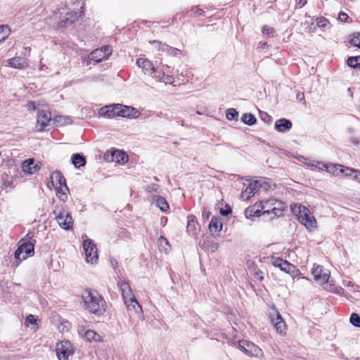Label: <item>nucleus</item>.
Returning a JSON list of instances; mask_svg holds the SVG:
<instances>
[{
    "instance_id": "f257e3e1",
    "label": "nucleus",
    "mask_w": 360,
    "mask_h": 360,
    "mask_svg": "<svg viewBox=\"0 0 360 360\" xmlns=\"http://www.w3.org/2000/svg\"><path fill=\"white\" fill-rule=\"evenodd\" d=\"M82 297L84 308L90 313L100 316L105 311L106 303L103 297L96 290H85Z\"/></svg>"
},
{
    "instance_id": "f03ea898",
    "label": "nucleus",
    "mask_w": 360,
    "mask_h": 360,
    "mask_svg": "<svg viewBox=\"0 0 360 360\" xmlns=\"http://www.w3.org/2000/svg\"><path fill=\"white\" fill-rule=\"evenodd\" d=\"M292 211L298 217L299 221L309 230L316 227V220L310 210L305 206L301 205H291Z\"/></svg>"
},
{
    "instance_id": "7ed1b4c3",
    "label": "nucleus",
    "mask_w": 360,
    "mask_h": 360,
    "mask_svg": "<svg viewBox=\"0 0 360 360\" xmlns=\"http://www.w3.org/2000/svg\"><path fill=\"white\" fill-rule=\"evenodd\" d=\"M262 207V214H273L274 217H271V219L274 217H279L283 214L285 210V204L275 199H269L261 201Z\"/></svg>"
},
{
    "instance_id": "20e7f679",
    "label": "nucleus",
    "mask_w": 360,
    "mask_h": 360,
    "mask_svg": "<svg viewBox=\"0 0 360 360\" xmlns=\"http://www.w3.org/2000/svg\"><path fill=\"white\" fill-rule=\"evenodd\" d=\"M53 214L59 226L65 230L72 228L73 220L70 213L63 207L57 206L53 210Z\"/></svg>"
},
{
    "instance_id": "39448f33",
    "label": "nucleus",
    "mask_w": 360,
    "mask_h": 360,
    "mask_svg": "<svg viewBox=\"0 0 360 360\" xmlns=\"http://www.w3.org/2000/svg\"><path fill=\"white\" fill-rule=\"evenodd\" d=\"M264 187L265 189L270 188L271 186L266 179L255 180L249 184L245 190L240 194V198L243 200H248L253 195L259 188Z\"/></svg>"
},
{
    "instance_id": "423d86ee",
    "label": "nucleus",
    "mask_w": 360,
    "mask_h": 360,
    "mask_svg": "<svg viewBox=\"0 0 360 360\" xmlns=\"http://www.w3.org/2000/svg\"><path fill=\"white\" fill-rule=\"evenodd\" d=\"M56 352L58 360H68L74 354V347L69 341H61L57 343Z\"/></svg>"
},
{
    "instance_id": "0eeeda50",
    "label": "nucleus",
    "mask_w": 360,
    "mask_h": 360,
    "mask_svg": "<svg viewBox=\"0 0 360 360\" xmlns=\"http://www.w3.org/2000/svg\"><path fill=\"white\" fill-rule=\"evenodd\" d=\"M239 347L244 353L250 356H255L259 359L264 357V353L262 349L248 340L240 341Z\"/></svg>"
},
{
    "instance_id": "6e6552de",
    "label": "nucleus",
    "mask_w": 360,
    "mask_h": 360,
    "mask_svg": "<svg viewBox=\"0 0 360 360\" xmlns=\"http://www.w3.org/2000/svg\"><path fill=\"white\" fill-rule=\"evenodd\" d=\"M83 248L85 252L86 260L91 264H96L98 260L97 248L91 239H86L83 242Z\"/></svg>"
},
{
    "instance_id": "1a4fd4ad",
    "label": "nucleus",
    "mask_w": 360,
    "mask_h": 360,
    "mask_svg": "<svg viewBox=\"0 0 360 360\" xmlns=\"http://www.w3.org/2000/svg\"><path fill=\"white\" fill-rule=\"evenodd\" d=\"M51 115L48 109H41L38 111L36 127L39 131L44 130L51 122Z\"/></svg>"
},
{
    "instance_id": "9d476101",
    "label": "nucleus",
    "mask_w": 360,
    "mask_h": 360,
    "mask_svg": "<svg viewBox=\"0 0 360 360\" xmlns=\"http://www.w3.org/2000/svg\"><path fill=\"white\" fill-rule=\"evenodd\" d=\"M311 274L314 276V279L321 284L326 283L330 278L329 270L324 269L321 265L315 266L312 270Z\"/></svg>"
},
{
    "instance_id": "9b49d317",
    "label": "nucleus",
    "mask_w": 360,
    "mask_h": 360,
    "mask_svg": "<svg viewBox=\"0 0 360 360\" xmlns=\"http://www.w3.org/2000/svg\"><path fill=\"white\" fill-rule=\"evenodd\" d=\"M34 253V245L30 242L24 243L20 245L15 252V257L21 261L25 260L28 256Z\"/></svg>"
},
{
    "instance_id": "f8f14e48",
    "label": "nucleus",
    "mask_w": 360,
    "mask_h": 360,
    "mask_svg": "<svg viewBox=\"0 0 360 360\" xmlns=\"http://www.w3.org/2000/svg\"><path fill=\"white\" fill-rule=\"evenodd\" d=\"M111 53L112 49L109 46H105L94 50L90 53L89 58L98 63L107 58Z\"/></svg>"
},
{
    "instance_id": "ddd939ff",
    "label": "nucleus",
    "mask_w": 360,
    "mask_h": 360,
    "mask_svg": "<svg viewBox=\"0 0 360 360\" xmlns=\"http://www.w3.org/2000/svg\"><path fill=\"white\" fill-rule=\"evenodd\" d=\"M120 104L106 105L99 110L98 114L101 117H106L108 118L120 116Z\"/></svg>"
},
{
    "instance_id": "4468645a",
    "label": "nucleus",
    "mask_w": 360,
    "mask_h": 360,
    "mask_svg": "<svg viewBox=\"0 0 360 360\" xmlns=\"http://www.w3.org/2000/svg\"><path fill=\"white\" fill-rule=\"evenodd\" d=\"M52 178H55L56 180L58 181L59 187H56L57 192L61 193V195H60L59 198L63 201H65L67 199V195L66 193H65V191H67L68 189L66 186L65 179L59 172H53Z\"/></svg>"
},
{
    "instance_id": "2eb2a0df",
    "label": "nucleus",
    "mask_w": 360,
    "mask_h": 360,
    "mask_svg": "<svg viewBox=\"0 0 360 360\" xmlns=\"http://www.w3.org/2000/svg\"><path fill=\"white\" fill-rule=\"evenodd\" d=\"M271 263L275 267H278L283 271L288 274L293 272L295 269L294 265L280 257H272L271 259Z\"/></svg>"
},
{
    "instance_id": "dca6fc26",
    "label": "nucleus",
    "mask_w": 360,
    "mask_h": 360,
    "mask_svg": "<svg viewBox=\"0 0 360 360\" xmlns=\"http://www.w3.org/2000/svg\"><path fill=\"white\" fill-rule=\"evenodd\" d=\"M41 164L35 162L33 158L27 159L22 163V170L24 173L33 174L39 170Z\"/></svg>"
},
{
    "instance_id": "f3484780",
    "label": "nucleus",
    "mask_w": 360,
    "mask_h": 360,
    "mask_svg": "<svg viewBox=\"0 0 360 360\" xmlns=\"http://www.w3.org/2000/svg\"><path fill=\"white\" fill-rule=\"evenodd\" d=\"M124 303L129 311H134L136 314H138L139 317L141 320H144L142 307L137 302L135 297L134 298V300H129L127 301H125Z\"/></svg>"
},
{
    "instance_id": "a211bd4d",
    "label": "nucleus",
    "mask_w": 360,
    "mask_h": 360,
    "mask_svg": "<svg viewBox=\"0 0 360 360\" xmlns=\"http://www.w3.org/2000/svg\"><path fill=\"white\" fill-rule=\"evenodd\" d=\"M79 17V15L76 11L68 12L65 16L59 22L60 27H67L75 22Z\"/></svg>"
},
{
    "instance_id": "6ab92c4d",
    "label": "nucleus",
    "mask_w": 360,
    "mask_h": 360,
    "mask_svg": "<svg viewBox=\"0 0 360 360\" xmlns=\"http://www.w3.org/2000/svg\"><path fill=\"white\" fill-rule=\"evenodd\" d=\"M187 232L195 236L200 231V226L195 219V217L193 215H189L187 218Z\"/></svg>"
},
{
    "instance_id": "aec40b11",
    "label": "nucleus",
    "mask_w": 360,
    "mask_h": 360,
    "mask_svg": "<svg viewBox=\"0 0 360 360\" xmlns=\"http://www.w3.org/2000/svg\"><path fill=\"white\" fill-rule=\"evenodd\" d=\"M120 116L127 118L137 117L139 112L133 107L120 104Z\"/></svg>"
},
{
    "instance_id": "412c9836",
    "label": "nucleus",
    "mask_w": 360,
    "mask_h": 360,
    "mask_svg": "<svg viewBox=\"0 0 360 360\" xmlns=\"http://www.w3.org/2000/svg\"><path fill=\"white\" fill-rule=\"evenodd\" d=\"M136 65L146 72L153 73L155 71L153 63L147 58H140L137 59Z\"/></svg>"
},
{
    "instance_id": "4be33fe9",
    "label": "nucleus",
    "mask_w": 360,
    "mask_h": 360,
    "mask_svg": "<svg viewBox=\"0 0 360 360\" xmlns=\"http://www.w3.org/2000/svg\"><path fill=\"white\" fill-rule=\"evenodd\" d=\"M263 212L261 202L259 203H255L253 205L248 207L245 210V214L247 218H251L256 216H259L261 212Z\"/></svg>"
},
{
    "instance_id": "5701e85b",
    "label": "nucleus",
    "mask_w": 360,
    "mask_h": 360,
    "mask_svg": "<svg viewBox=\"0 0 360 360\" xmlns=\"http://www.w3.org/2000/svg\"><path fill=\"white\" fill-rule=\"evenodd\" d=\"M120 289L124 302L129 300H134L135 296L134 295L131 288L128 283L122 282L120 284Z\"/></svg>"
},
{
    "instance_id": "b1692460",
    "label": "nucleus",
    "mask_w": 360,
    "mask_h": 360,
    "mask_svg": "<svg viewBox=\"0 0 360 360\" xmlns=\"http://www.w3.org/2000/svg\"><path fill=\"white\" fill-rule=\"evenodd\" d=\"M292 123L287 119H280L275 123V128L277 131L285 132L292 127Z\"/></svg>"
},
{
    "instance_id": "393cba45",
    "label": "nucleus",
    "mask_w": 360,
    "mask_h": 360,
    "mask_svg": "<svg viewBox=\"0 0 360 360\" xmlns=\"http://www.w3.org/2000/svg\"><path fill=\"white\" fill-rule=\"evenodd\" d=\"M8 65L15 68H24L27 67V63L24 58L15 57L8 60Z\"/></svg>"
},
{
    "instance_id": "a878e982",
    "label": "nucleus",
    "mask_w": 360,
    "mask_h": 360,
    "mask_svg": "<svg viewBox=\"0 0 360 360\" xmlns=\"http://www.w3.org/2000/svg\"><path fill=\"white\" fill-rule=\"evenodd\" d=\"M318 165H321L323 166V167H319L320 170L326 169L328 172L333 174H335V172L338 169H340L342 167V165L340 164H326L324 162H318Z\"/></svg>"
},
{
    "instance_id": "bb28decb",
    "label": "nucleus",
    "mask_w": 360,
    "mask_h": 360,
    "mask_svg": "<svg viewBox=\"0 0 360 360\" xmlns=\"http://www.w3.org/2000/svg\"><path fill=\"white\" fill-rule=\"evenodd\" d=\"M151 43L157 46L158 51H166L167 53H169V51H171V53L174 54L179 51L177 49L169 46L168 45L162 44L159 41H153Z\"/></svg>"
},
{
    "instance_id": "cd10ccee",
    "label": "nucleus",
    "mask_w": 360,
    "mask_h": 360,
    "mask_svg": "<svg viewBox=\"0 0 360 360\" xmlns=\"http://www.w3.org/2000/svg\"><path fill=\"white\" fill-rule=\"evenodd\" d=\"M84 338L89 342H101L102 340L101 336L93 330H86L84 333Z\"/></svg>"
},
{
    "instance_id": "c85d7f7f",
    "label": "nucleus",
    "mask_w": 360,
    "mask_h": 360,
    "mask_svg": "<svg viewBox=\"0 0 360 360\" xmlns=\"http://www.w3.org/2000/svg\"><path fill=\"white\" fill-rule=\"evenodd\" d=\"M72 163L75 167L79 168L85 165L86 160L84 156L77 153L72 155Z\"/></svg>"
},
{
    "instance_id": "c756f323",
    "label": "nucleus",
    "mask_w": 360,
    "mask_h": 360,
    "mask_svg": "<svg viewBox=\"0 0 360 360\" xmlns=\"http://www.w3.org/2000/svg\"><path fill=\"white\" fill-rule=\"evenodd\" d=\"M222 226L223 225L220 219L215 217H212L209 224V228L211 231L213 230L220 231L222 229Z\"/></svg>"
},
{
    "instance_id": "7c9ffc66",
    "label": "nucleus",
    "mask_w": 360,
    "mask_h": 360,
    "mask_svg": "<svg viewBox=\"0 0 360 360\" xmlns=\"http://www.w3.org/2000/svg\"><path fill=\"white\" fill-rule=\"evenodd\" d=\"M156 205L162 212H166L169 209V205L165 199L160 196L155 197Z\"/></svg>"
},
{
    "instance_id": "2f4dec72",
    "label": "nucleus",
    "mask_w": 360,
    "mask_h": 360,
    "mask_svg": "<svg viewBox=\"0 0 360 360\" xmlns=\"http://www.w3.org/2000/svg\"><path fill=\"white\" fill-rule=\"evenodd\" d=\"M53 121L58 124V126L69 124L72 122V120L69 117L61 115L56 117L53 119Z\"/></svg>"
},
{
    "instance_id": "473e14b6",
    "label": "nucleus",
    "mask_w": 360,
    "mask_h": 360,
    "mask_svg": "<svg viewBox=\"0 0 360 360\" xmlns=\"http://www.w3.org/2000/svg\"><path fill=\"white\" fill-rule=\"evenodd\" d=\"M11 30L8 25H0V42L4 41L10 34Z\"/></svg>"
},
{
    "instance_id": "72a5a7b5",
    "label": "nucleus",
    "mask_w": 360,
    "mask_h": 360,
    "mask_svg": "<svg viewBox=\"0 0 360 360\" xmlns=\"http://www.w3.org/2000/svg\"><path fill=\"white\" fill-rule=\"evenodd\" d=\"M255 117L250 113H245L242 117V121L248 125H252L256 122Z\"/></svg>"
},
{
    "instance_id": "f704fd0d",
    "label": "nucleus",
    "mask_w": 360,
    "mask_h": 360,
    "mask_svg": "<svg viewBox=\"0 0 360 360\" xmlns=\"http://www.w3.org/2000/svg\"><path fill=\"white\" fill-rule=\"evenodd\" d=\"M347 65L354 68H360V56L349 57L347 59Z\"/></svg>"
},
{
    "instance_id": "c9c22d12",
    "label": "nucleus",
    "mask_w": 360,
    "mask_h": 360,
    "mask_svg": "<svg viewBox=\"0 0 360 360\" xmlns=\"http://www.w3.org/2000/svg\"><path fill=\"white\" fill-rule=\"evenodd\" d=\"M340 172L345 177H349L352 174L355 175V172H357V169L345 167L342 165V167L340 169Z\"/></svg>"
},
{
    "instance_id": "e433bc0d",
    "label": "nucleus",
    "mask_w": 360,
    "mask_h": 360,
    "mask_svg": "<svg viewBox=\"0 0 360 360\" xmlns=\"http://www.w3.org/2000/svg\"><path fill=\"white\" fill-rule=\"evenodd\" d=\"M156 78L158 81L168 84H172L174 82L173 77L170 75H165L164 73H162V75H158Z\"/></svg>"
},
{
    "instance_id": "4c0bfd02",
    "label": "nucleus",
    "mask_w": 360,
    "mask_h": 360,
    "mask_svg": "<svg viewBox=\"0 0 360 360\" xmlns=\"http://www.w3.org/2000/svg\"><path fill=\"white\" fill-rule=\"evenodd\" d=\"M274 328L278 333L281 335L285 333V323L284 321H279L278 323L275 324Z\"/></svg>"
},
{
    "instance_id": "58836bf2",
    "label": "nucleus",
    "mask_w": 360,
    "mask_h": 360,
    "mask_svg": "<svg viewBox=\"0 0 360 360\" xmlns=\"http://www.w3.org/2000/svg\"><path fill=\"white\" fill-rule=\"evenodd\" d=\"M36 321H37V320L34 318V316L30 314L29 316H27L26 317L25 324L26 326H29L30 325H32V328L35 329V328H37Z\"/></svg>"
},
{
    "instance_id": "ea45409f",
    "label": "nucleus",
    "mask_w": 360,
    "mask_h": 360,
    "mask_svg": "<svg viewBox=\"0 0 360 360\" xmlns=\"http://www.w3.org/2000/svg\"><path fill=\"white\" fill-rule=\"evenodd\" d=\"M238 112L233 108H229L226 112V118L229 120H237Z\"/></svg>"
},
{
    "instance_id": "a19ab883",
    "label": "nucleus",
    "mask_w": 360,
    "mask_h": 360,
    "mask_svg": "<svg viewBox=\"0 0 360 360\" xmlns=\"http://www.w3.org/2000/svg\"><path fill=\"white\" fill-rule=\"evenodd\" d=\"M270 318L274 326H275L276 323H278L279 321H283V318L281 317V315L279 314L278 311L276 310L274 311L273 313L270 314Z\"/></svg>"
},
{
    "instance_id": "79ce46f5",
    "label": "nucleus",
    "mask_w": 360,
    "mask_h": 360,
    "mask_svg": "<svg viewBox=\"0 0 360 360\" xmlns=\"http://www.w3.org/2000/svg\"><path fill=\"white\" fill-rule=\"evenodd\" d=\"M326 289L340 295L342 294L344 292V289L342 287L335 286L334 285L332 284L328 285L327 287H326Z\"/></svg>"
},
{
    "instance_id": "37998d69",
    "label": "nucleus",
    "mask_w": 360,
    "mask_h": 360,
    "mask_svg": "<svg viewBox=\"0 0 360 360\" xmlns=\"http://www.w3.org/2000/svg\"><path fill=\"white\" fill-rule=\"evenodd\" d=\"M350 322L356 327H360V316L355 313H353L350 317Z\"/></svg>"
},
{
    "instance_id": "c03bdc74",
    "label": "nucleus",
    "mask_w": 360,
    "mask_h": 360,
    "mask_svg": "<svg viewBox=\"0 0 360 360\" xmlns=\"http://www.w3.org/2000/svg\"><path fill=\"white\" fill-rule=\"evenodd\" d=\"M351 44L354 46H357L360 48V32L354 34L351 39Z\"/></svg>"
},
{
    "instance_id": "a18cd8bd",
    "label": "nucleus",
    "mask_w": 360,
    "mask_h": 360,
    "mask_svg": "<svg viewBox=\"0 0 360 360\" xmlns=\"http://www.w3.org/2000/svg\"><path fill=\"white\" fill-rule=\"evenodd\" d=\"M328 21L326 18L321 17L316 19V26L321 28H324L328 25Z\"/></svg>"
},
{
    "instance_id": "49530a36",
    "label": "nucleus",
    "mask_w": 360,
    "mask_h": 360,
    "mask_svg": "<svg viewBox=\"0 0 360 360\" xmlns=\"http://www.w3.org/2000/svg\"><path fill=\"white\" fill-rule=\"evenodd\" d=\"M115 155H116L115 158L117 162H124L125 154L124 153H122L120 151H116L112 154V157H114Z\"/></svg>"
},
{
    "instance_id": "de8ad7c7",
    "label": "nucleus",
    "mask_w": 360,
    "mask_h": 360,
    "mask_svg": "<svg viewBox=\"0 0 360 360\" xmlns=\"http://www.w3.org/2000/svg\"><path fill=\"white\" fill-rule=\"evenodd\" d=\"M164 244L169 246V243H168V240H167L166 238L163 237V236H160L159 238H158V245L160 246V247H162L165 251L167 250V248H165L164 247Z\"/></svg>"
},
{
    "instance_id": "09e8293b",
    "label": "nucleus",
    "mask_w": 360,
    "mask_h": 360,
    "mask_svg": "<svg viewBox=\"0 0 360 360\" xmlns=\"http://www.w3.org/2000/svg\"><path fill=\"white\" fill-rule=\"evenodd\" d=\"M70 323L68 321H64L60 323V325L58 326V329L62 331H68L70 328Z\"/></svg>"
},
{
    "instance_id": "8fccbe9b",
    "label": "nucleus",
    "mask_w": 360,
    "mask_h": 360,
    "mask_svg": "<svg viewBox=\"0 0 360 360\" xmlns=\"http://www.w3.org/2000/svg\"><path fill=\"white\" fill-rule=\"evenodd\" d=\"M262 32L263 34L266 35H273V34L274 33V29L266 25L263 27Z\"/></svg>"
},
{
    "instance_id": "3c124183",
    "label": "nucleus",
    "mask_w": 360,
    "mask_h": 360,
    "mask_svg": "<svg viewBox=\"0 0 360 360\" xmlns=\"http://www.w3.org/2000/svg\"><path fill=\"white\" fill-rule=\"evenodd\" d=\"M26 107L29 110H35L37 109L36 103L34 101H29Z\"/></svg>"
},
{
    "instance_id": "603ef678",
    "label": "nucleus",
    "mask_w": 360,
    "mask_h": 360,
    "mask_svg": "<svg viewBox=\"0 0 360 360\" xmlns=\"http://www.w3.org/2000/svg\"><path fill=\"white\" fill-rule=\"evenodd\" d=\"M348 19V15L347 13L344 12H341L338 15V20L341 22H346V20Z\"/></svg>"
},
{
    "instance_id": "864d4df0",
    "label": "nucleus",
    "mask_w": 360,
    "mask_h": 360,
    "mask_svg": "<svg viewBox=\"0 0 360 360\" xmlns=\"http://www.w3.org/2000/svg\"><path fill=\"white\" fill-rule=\"evenodd\" d=\"M231 210L230 208L228 209H221L220 213L221 215L227 216L229 213H231Z\"/></svg>"
},
{
    "instance_id": "5fc2aeb1",
    "label": "nucleus",
    "mask_w": 360,
    "mask_h": 360,
    "mask_svg": "<svg viewBox=\"0 0 360 360\" xmlns=\"http://www.w3.org/2000/svg\"><path fill=\"white\" fill-rule=\"evenodd\" d=\"M296 2L302 8L307 3V0H296Z\"/></svg>"
},
{
    "instance_id": "6e6d98bb",
    "label": "nucleus",
    "mask_w": 360,
    "mask_h": 360,
    "mask_svg": "<svg viewBox=\"0 0 360 360\" xmlns=\"http://www.w3.org/2000/svg\"><path fill=\"white\" fill-rule=\"evenodd\" d=\"M354 179L360 182V171L357 169V172H355V175L354 176Z\"/></svg>"
},
{
    "instance_id": "4d7b16f0",
    "label": "nucleus",
    "mask_w": 360,
    "mask_h": 360,
    "mask_svg": "<svg viewBox=\"0 0 360 360\" xmlns=\"http://www.w3.org/2000/svg\"><path fill=\"white\" fill-rule=\"evenodd\" d=\"M209 217H210V212L208 211L204 210L202 212V217L204 219H207L209 218Z\"/></svg>"
},
{
    "instance_id": "13d9d810",
    "label": "nucleus",
    "mask_w": 360,
    "mask_h": 360,
    "mask_svg": "<svg viewBox=\"0 0 360 360\" xmlns=\"http://www.w3.org/2000/svg\"><path fill=\"white\" fill-rule=\"evenodd\" d=\"M158 186L157 185H153L151 186H148L147 188V191H156V188H157Z\"/></svg>"
},
{
    "instance_id": "bf43d9fd",
    "label": "nucleus",
    "mask_w": 360,
    "mask_h": 360,
    "mask_svg": "<svg viewBox=\"0 0 360 360\" xmlns=\"http://www.w3.org/2000/svg\"><path fill=\"white\" fill-rule=\"evenodd\" d=\"M318 162H315L312 163L311 165L313 167H317L319 169V167H323V166L321 165H318Z\"/></svg>"
},
{
    "instance_id": "052dcab7",
    "label": "nucleus",
    "mask_w": 360,
    "mask_h": 360,
    "mask_svg": "<svg viewBox=\"0 0 360 360\" xmlns=\"http://www.w3.org/2000/svg\"><path fill=\"white\" fill-rule=\"evenodd\" d=\"M195 13H196L198 15H202L203 11H202V10H201L200 8H196V10L195 11Z\"/></svg>"
},
{
    "instance_id": "680f3d73",
    "label": "nucleus",
    "mask_w": 360,
    "mask_h": 360,
    "mask_svg": "<svg viewBox=\"0 0 360 360\" xmlns=\"http://www.w3.org/2000/svg\"><path fill=\"white\" fill-rule=\"evenodd\" d=\"M309 30H311L312 32H314V31H315L316 29H315V27H314V28L309 27Z\"/></svg>"
}]
</instances>
